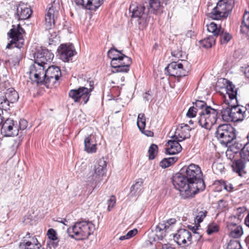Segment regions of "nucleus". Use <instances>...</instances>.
Masks as SVG:
<instances>
[{
    "label": "nucleus",
    "instance_id": "338daca9",
    "mask_svg": "<svg viewBox=\"0 0 249 249\" xmlns=\"http://www.w3.org/2000/svg\"><path fill=\"white\" fill-rule=\"evenodd\" d=\"M149 92V91H148L143 95V98L145 101H149L151 99L152 96L150 94Z\"/></svg>",
    "mask_w": 249,
    "mask_h": 249
},
{
    "label": "nucleus",
    "instance_id": "864d4df0",
    "mask_svg": "<svg viewBox=\"0 0 249 249\" xmlns=\"http://www.w3.org/2000/svg\"><path fill=\"white\" fill-rule=\"evenodd\" d=\"M17 124L18 131L19 130H23L27 128L28 126V122L25 119H20L18 122H17Z\"/></svg>",
    "mask_w": 249,
    "mask_h": 249
},
{
    "label": "nucleus",
    "instance_id": "58836bf2",
    "mask_svg": "<svg viewBox=\"0 0 249 249\" xmlns=\"http://www.w3.org/2000/svg\"><path fill=\"white\" fill-rule=\"evenodd\" d=\"M207 26L208 32L212 33L213 34L212 36H214L215 38L218 36L219 31H221L222 28L220 25L218 27L217 25L213 22L208 24Z\"/></svg>",
    "mask_w": 249,
    "mask_h": 249
},
{
    "label": "nucleus",
    "instance_id": "13d9d810",
    "mask_svg": "<svg viewBox=\"0 0 249 249\" xmlns=\"http://www.w3.org/2000/svg\"><path fill=\"white\" fill-rule=\"evenodd\" d=\"M20 144V142L19 139H17L14 141L13 144L11 147V149L12 150V154L15 155L17 152V150L18 149Z\"/></svg>",
    "mask_w": 249,
    "mask_h": 249
},
{
    "label": "nucleus",
    "instance_id": "8fccbe9b",
    "mask_svg": "<svg viewBox=\"0 0 249 249\" xmlns=\"http://www.w3.org/2000/svg\"><path fill=\"white\" fill-rule=\"evenodd\" d=\"M50 36H49V45L54 44L56 42V40H58L57 34L54 31H49Z\"/></svg>",
    "mask_w": 249,
    "mask_h": 249
},
{
    "label": "nucleus",
    "instance_id": "49530a36",
    "mask_svg": "<svg viewBox=\"0 0 249 249\" xmlns=\"http://www.w3.org/2000/svg\"><path fill=\"white\" fill-rule=\"evenodd\" d=\"M194 104L195 105V107L197 108V110L199 112H202L207 107H210L208 106L206 103L201 100H196Z\"/></svg>",
    "mask_w": 249,
    "mask_h": 249
},
{
    "label": "nucleus",
    "instance_id": "4468645a",
    "mask_svg": "<svg viewBox=\"0 0 249 249\" xmlns=\"http://www.w3.org/2000/svg\"><path fill=\"white\" fill-rule=\"evenodd\" d=\"M60 59L64 62H69L72 60L76 52L72 44H62L57 49Z\"/></svg>",
    "mask_w": 249,
    "mask_h": 249
},
{
    "label": "nucleus",
    "instance_id": "774afa93",
    "mask_svg": "<svg viewBox=\"0 0 249 249\" xmlns=\"http://www.w3.org/2000/svg\"><path fill=\"white\" fill-rule=\"evenodd\" d=\"M162 249H175L171 244H164L162 245Z\"/></svg>",
    "mask_w": 249,
    "mask_h": 249
},
{
    "label": "nucleus",
    "instance_id": "5701e85b",
    "mask_svg": "<svg viewBox=\"0 0 249 249\" xmlns=\"http://www.w3.org/2000/svg\"><path fill=\"white\" fill-rule=\"evenodd\" d=\"M75 3L90 11H96L103 3V0H75Z\"/></svg>",
    "mask_w": 249,
    "mask_h": 249
},
{
    "label": "nucleus",
    "instance_id": "f3484780",
    "mask_svg": "<svg viewBox=\"0 0 249 249\" xmlns=\"http://www.w3.org/2000/svg\"><path fill=\"white\" fill-rule=\"evenodd\" d=\"M58 10L53 4L48 6L47 13L45 15V28L46 30H52L55 25V18L58 15Z\"/></svg>",
    "mask_w": 249,
    "mask_h": 249
},
{
    "label": "nucleus",
    "instance_id": "39448f33",
    "mask_svg": "<svg viewBox=\"0 0 249 249\" xmlns=\"http://www.w3.org/2000/svg\"><path fill=\"white\" fill-rule=\"evenodd\" d=\"M107 165L103 158L97 160L94 166V171L89 172L87 175L86 181L88 185L93 187V189L99 186L103 177L106 175Z\"/></svg>",
    "mask_w": 249,
    "mask_h": 249
},
{
    "label": "nucleus",
    "instance_id": "f03ea898",
    "mask_svg": "<svg viewBox=\"0 0 249 249\" xmlns=\"http://www.w3.org/2000/svg\"><path fill=\"white\" fill-rule=\"evenodd\" d=\"M180 170V175L187 178L197 191L200 192L204 190L206 185L202 178V172L198 165L192 163L183 166Z\"/></svg>",
    "mask_w": 249,
    "mask_h": 249
},
{
    "label": "nucleus",
    "instance_id": "6ab92c4d",
    "mask_svg": "<svg viewBox=\"0 0 249 249\" xmlns=\"http://www.w3.org/2000/svg\"><path fill=\"white\" fill-rule=\"evenodd\" d=\"M32 14L30 6L23 2H20L17 8L15 17L18 20L29 18Z\"/></svg>",
    "mask_w": 249,
    "mask_h": 249
},
{
    "label": "nucleus",
    "instance_id": "2f4dec72",
    "mask_svg": "<svg viewBox=\"0 0 249 249\" xmlns=\"http://www.w3.org/2000/svg\"><path fill=\"white\" fill-rule=\"evenodd\" d=\"M18 98V94L14 88H11L7 89L4 98L7 99L11 103L17 102Z\"/></svg>",
    "mask_w": 249,
    "mask_h": 249
},
{
    "label": "nucleus",
    "instance_id": "c9c22d12",
    "mask_svg": "<svg viewBox=\"0 0 249 249\" xmlns=\"http://www.w3.org/2000/svg\"><path fill=\"white\" fill-rule=\"evenodd\" d=\"M143 181L142 179L137 181L130 188V195L132 196L140 195L142 190Z\"/></svg>",
    "mask_w": 249,
    "mask_h": 249
},
{
    "label": "nucleus",
    "instance_id": "0e129e2a",
    "mask_svg": "<svg viewBox=\"0 0 249 249\" xmlns=\"http://www.w3.org/2000/svg\"><path fill=\"white\" fill-rule=\"evenodd\" d=\"M227 206V202L225 200L222 199L218 201V206L220 208H225Z\"/></svg>",
    "mask_w": 249,
    "mask_h": 249
},
{
    "label": "nucleus",
    "instance_id": "4d7b16f0",
    "mask_svg": "<svg viewBox=\"0 0 249 249\" xmlns=\"http://www.w3.org/2000/svg\"><path fill=\"white\" fill-rule=\"evenodd\" d=\"M107 203L108 205L107 210L108 211H110L116 203L115 197L114 196H112L107 200Z\"/></svg>",
    "mask_w": 249,
    "mask_h": 249
},
{
    "label": "nucleus",
    "instance_id": "09e8293b",
    "mask_svg": "<svg viewBox=\"0 0 249 249\" xmlns=\"http://www.w3.org/2000/svg\"><path fill=\"white\" fill-rule=\"evenodd\" d=\"M246 208L244 207H239L237 209L236 214L234 216L238 221H241L243 218V213L246 212Z\"/></svg>",
    "mask_w": 249,
    "mask_h": 249
},
{
    "label": "nucleus",
    "instance_id": "7c9ffc66",
    "mask_svg": "<svg viewBox=\"0 0 249 249\" xmlns=\"http://www.w3.org/2000/svg\"><path fill=\"white\" fill-rule=\"evenodd\" d=\"M240 32L249 36V12L246 11L243 17V20L240 26Z\"/></svg>",
    "mask_w": 249,
    "mask_h": 249
},
{
    "label": "nucleus",
    "instance_id": "9b49d317",
    "mask_svg": "<svg viewBox=\"0 0 249 249\" xmlns=\"http://www.w3.org/2000/svg\"><path fill=\"white\" fill-rule=\"evenodd\" d=\"M13 28L10 29V32L8 33V36L12 40L8 43L6 46L7 49H11L13 45L18 48H21L24 43V38L23 34L25 33L24 30L21 27L20 24L17 25V28L15 25H13Z\"/></svg>",
    "mask_w": 249,
    "mask_h": 249
},
{
    "label": "nucleus",
    "instance_id": "dca6fc26",
    "mask_svg": "<svg viewBox=\"0 0 249 249\" xmlns=\"http://www.w3.org/2000/svg\"><path fill=\"white\" fill-rule=\"evenodd\" d=\"M53 57V53L47 49L42 48L37 50L34 54L35 61L43 66L48 62H51Z\"/></svg>",
    "mask_w": 249,
    "mask_h": 249
},
{
    "label": "nucleus",
    "instance_id": "a18cd8bd",
    "mask_svg": "<svg viewBox=\"0 0 249 249\" xmlns=\"http://www.w3.org/2000/svg\"><path fill=\"white\" fill-rule=\"evenodd\" d=\"M219 230V228L218 225L215 223L213 222L208 225L206 231L208 235H211L213 233L218 232Z\"/></svg>",
    "mask_w": 249,
    "mask_h": 249
},
{
    "label": "nucleus",
    "instance_id": "6e6d98bb",
    "mask_svg": "<svg viewBox=\"0 0 249 249\" xmlns=\"http://www.w3.org/2000/svg\"><path fill=\"white\" fill-rule=\"evenodd\" d=\"M207 214V212L205 211L204 212L200 211L198 213L197 215L196 216V219L198 223L202 222L204 218L206 217Z\"/></svg>",
    "mask_w": 249,
    "mask_h": 249
},
{
    "label": "nucleus",
    "instance_id": "680f3d73",
    "mask_svg": "<svg viewBox=\"0 0 249 249\" xmlns=\"http://www.w3.org/2000/svg\"><path fill=\"white\" fill-rule=\"evenodd\" d=\"M180 79L179 78L178 79H167L168 83L170 85V86L172 88H174L175 85L174 83L177 82V83H179L180 82Z\"/></svg>",
    "mask_w": 249,
    "mask_h": 249
},
{
    "label": "nucleus",
    "instance_id": "1a4fd4ad",
    "mask_svg": "<svg viewBox=\"0 0 249 249\" xmlns=\"http://www.w3.org/2000/svg\"><path fill=\"white\" fill-rule=\"evenodd\" d=\"M216 137L221 143L228 146L236 138L235 129L231 124H220L216 128Z\"/></svg>",
    "mask_w": 249,
    "mask_h": 249
},
{
    "label": "nucleus",
    "instance_id": "423d86ee",
    "mask_svg": "<svg viewBox=\"0 0 249 249\" xmlns=\"http://www.w3.org/2000/svg\"><path fill=\"white\" fill-rule=\"evenodd\" d=\"M244 107L238 105L228 104V106L223 107L220 110L222 120L227 122H238L242 121L246 117Z\"/></svg>",
    "mask_w": 249,
    "mask_h": 249
},
{
    "label": "nucleus",
    "instance_id": "aec40b11",
    "mask_svg": "<svg viewBox=\"0 0 249 249\" xmlns=\"http://www.w3.org/2000/svg\"><path fill=\"white\" fill-rule=\"evenodd\" d=\"M177 220L175 218H172L167 220L166 222L163 221L160 223L156 228V235L159 240H162L165 236V232L168 230L170 226L175 224Z\"/></svg>",
    "mask_w": 249,
    "mask_h": 249
},
{
    "label": "nucleus",
    "instance_id": "0eeeda50",
    "mask_svg": "<svg viewBox=\"0 0 249 249\" xmlns=\"http://www.w3.org/2000/svg\"><path fill=\"white\" fill-rule=\"evenodd\" d=\"M234 3V0H218L216 6L209 14V17L214 20L226 19L231 14Z\"/></svg>",
    "mask_w": 249,
    "mask_h": 249
},
{
    "label": "nucleus",
    "instance_id": "a19ab883",
    "mask_svg": "<svg viewBox=\"0 0 249 249\" xmlns=\"http://www.w3.org/2000/svg\"><path fill=\"white\" fill-rule=\"evenodd\" d=\"M145 121L146 119L144 114L143 113H140L138 116L137 124L142 133H143V130H144Z\"/></svg>",
    "mask_w": 249,
    "mask_h": 249
},
{
    "label": "nucleus",
    "instance_id": "603ef678",
    "mask_svg": "<svg viewBox=\"0 0 249 249\" xmlns=\"http://www.w3.org/2000/svg\"><path fill=\"white\" fill-rule=\"evenodd\" d=\"M197 112L198 113L197 108L195 106L191 107L186 113V116L189 118H194L196 116Z\"/></svg>",
    "mask_w": 249,
    "mask_h": 249
},
{
    "label": "nucleus",
    "instance_id": "6e6552de",
    "mask_svg": "<svg viewBox=\"0 0 249 249\" xmlns=\"http://www.w3.org/2000/svg\"><path fill=\"white\" fill-rule=\"evenodd\" d=\"M219 110L211 107H207L202 112H199L197 123L201 127L210 130L216 124L218 117Z\"/></svg>",
    "mask_w": 249,
    "mask_h": 249
},
{
    "label": "nucleus",
    "instance_id": "4be33fe9",
    "mask_svg": "<svg viewBox=\"0 0 249 249\" xmlns=\"http://www.w3.org/2000/svg\"><path fill=\"white\" fill-rule=\"evenodd\" d=\"M174 240L179 245H185L187 244V240L191 243L192 241L191 233L187 230L180 229L174 235Z\"/></svg>",
    "mask_w": 249,
    "mask_h": 249
},
{
    "label": "nucleus",
    "instance_id": "cd10ccee",
    "mask_svg": "<svg viewBox=\"0 0 249 249\" xmlns=\"http://www.w3.org/2000/svg\"><path fill=\"white\" fill-rule=\"evenodd\" d=\"M97 143L94 136L90 135L85 139L84 150L88 153H93L96 152Z\"/></svg>",
    "mask_w": 249,
    "mask_h": 249
},
{
    "label": "nucleus",
    "instance_id": "9d476101",
    "mask_svg": "<svg viewBox=\"0 0 249 249\" xmlns=\"http://www.w3.org/2000/svg\"><path fill=\"white\" fill-rule=\"evenodd\" d=\"M190 68V65L186 61H184L183 64L173 62L165 68V72L169 76L181 78L188 75Z\"/></svg>",
    "mask_w": 249,
    "mask_h": 249
},
{
    "label": "nucleus",
    "instance_id": "f257e3e1",
    "mask_svg": "<svg viewBox=\"0 0 249 249\" xmlns=\"http://www.w3.org/2000/svg\"><path fill=\"white\" fill-rule=\"evenodd\" d=\"M122 52L114 46H112L107 52V56L111 59L110 65L114 73L127 72L129 71L132 63L131 58L123 53Z\"/></svg>",
    "mask_w": 249,
    "mask_h": 249
},
{
    "label": "nucleus",
    "instance_id": "37998d69",
    "mask_svg": "<svg viewBox=\"0 0 249 249\" xmlns=\"http://www.w3.org/2000/svg\"><path fill=\"white\" fill-rule=\"evenodd\" d=\"M158 151V145L156 144L152 143L149 147L148 153V158L150 160H154Z\"/></svg>",
    "mask_w": 249,
    "mask_h": 249
},
{
    "label": "nucleus",
    "instance_id": "412c9836",
    "mask_svg": "<svg viewBox=\"0 0 249 249\" xmlns=\"http://www.w3.org/2000/svg\"><path fill=\"white\" fill-rule=\"evenodd\" d=\"M247 138L248 142L243 145L240 143H235L231 147V150L235 153H237L238 151H235L234 149L239 150L240 157L245 161H249V133Z\"/></svg>",
    "mask_w": 249,
    "mask_h": 249
},
{
    "label": "nucleus",
    "instance_id": "72a5a7b5",
    "mask_svg": "<svg viewBox=\"0 0 249 249\" xmlns=\"http://www.w3.org/2000/svg\"><path fill=\"white\" fill-rule=\"evenodd\" d=\"M47 236L49 239L52 241L51 245L54 248H56L58 246V243L60 241L57 236L56 231L52 229H49L47 231Z\"/></svg>",
    "mask_w": 249,
    "mask_h": 249
},
{
    "label": "nucleus",
    "instance_id": "c03bdc74",
    "mask_svg": "<svg viewBox=\"0 0 249 249\" xmlns=\"http://www.w3.org/2000/svg\"><path fill=\"white\" fill-rule=\"evenodd\" d=\"M227 249H242L240 242L236 239L231 240L228 243Z\"/></svg>",
    "mask_w": 249,
    "mask_h": 249
},
{
    "label": "nucleus",
    "instance_id": "ea45409f",
    "mask_svg": "<svg viewBox=\"0 0 249 249\" xmlns=\"http://www.w3.org/2000/svg\"><path fill=\"white\" fill-rule=\"evenodd\" d=\"M218 36H220V40L221 44H227L231 39V35L224 31V29L222 28L221 31H219Z\"/></svg>",
    "mask_w": 249,
    "mask_h": 249
},
{
    "label": "nucleus",
    "instance_id": "f8f14e48",
    "mask_svg": "<svg viewBox=\"0 0 249 249\" xmlns=\"http://www.w3.org/2000/svg\"><path fill=\"white\" fill-rule=\"evenodd\" d=\"M92 92V89H88L85 87H80L77 89H71L69 92V96L75 103H79L80 100L86 104L89 101Z\"/></svg>",
    "mask_w": 249,
    "mask_h": 249
},
{
    "label": "nucleus",
    "instance_id": "ddd939ff",
    "mask_svg": "<svg viewBox=\"0 0 249 249\" xmlns=\"http://www.w3.org/2000/svg\"><path fill=\"white\" fill-rule=\"evenodd\" d=\"M1 133L5 137H14L18 134L17 121L11 118H7L4 121L3 120Z\"/></svg>",
    "mask_w": 249,
    "mask_h": 249
},
{
    "label": "nucleus",
    "instance_id": "20e7f679",
    "mask_svg": "<svg viewBox=\"0 0 249 249\" xmlns=\"http://www.w3.org/2000/svg\"><path fill=\"white\" fill-rule=\"evenodd\" d=\"M95 225L90 221H82L76 222L67 229L69 235L76 240H84L92 234Z\"/></svg>",
    "mask_w": 249,
    "mask_h": 249
},
{
    "label": "nucleus",
    "instance_id": "bb28decb",
    "mask_svg": "<svg viewBox=\"0 0 249 249\" xmlns=\"http://www.w3.org/2000/svg\"><path fill=\"white\" fill-rule=\"evenodd\" d=\"M41 247L35 236L31 238L30 240L23 239V242H20L19 245L20 249H43Z\"/></svg>",
    "mask_w": 249,
    "mask_h": 249
},
{
    "label": "nucleus",
    "instance_id": "e2e57ef3",
    "mask_svg": "<svg viewBox=\"0 0 249 249\" xmlns=\"http://www.w3.org/2000/svg\"><path fill=\"white\" fill-rule=\"evenodd\" d=\"M138 232V230L137 229H134L132 230L129 231L126 234L127 235V236L130 239L133 236H134Z\"/></svg>",
    "mask_w": 249,
    "mask_h": 249
},
{
    "label": "nucleus",
    "instance_id": "7ed1b4c3",
    "mask_svg": "<svg viewBox=\"0 0 249 249\" xmlns=\"http://www.w3.org/2000/svg\"><path fill=\"white\" fill-rule=\"evenodd\" d=\"M172 182L175 188L179 191L181 197L184 199L192 198L199 193L187 178L180 175V170L173 177Z\"/></svg>",
    "mask_w": 249,
    "mask_h": 249
},
{
    "label": "nucleus",
    "instance_id": "f704fd0d",
    "mask_svg": "<svg viewBox=\"0 0 249 249\" xmlns=\"http://www.w3.org/2000/svg\"><path fill=\"white\" fill-rule=\"evenodd\" d=\"M9 102L7 99L4 98V96H2L0 98V125L4 119L3 117L2 116L3 114V110H6L9 109Z\"/></svg>",
    "mask_w": 249,
    "mask_h": 249
},
{
    "label": "nucleus",
    "instance_id": "e433bc0d",
    "mask_svg": "<svg viewBox=\"0 0 249 249\" xmlns=\"http://www.w3.org/2000/svg\"><path fill=\"white\" fill-rule=\"evenodd\" d=\"M216 38L214 36H209L204 39L199 41L200 45L204 48H211L215 44Z\"/></svg>",
    "mask_w": 249,
    "mask_h": 249
},
{
    "label": "nucleus",
    "instance_id": "5fc2aeb1",
    "mask_svg": "<svg viewBox=\"0 0 249 249\" xmlns=\"http://www.w3.org/2000/svg\"><path fill=\"white\" fill-rule=\"evenodd\" d=\"M227 79H218L216 83V88L219 89L225 88Z\"/></svg>",
    "mask_w": 249,
    "mask_h": 249
},
{
    "label": "nucleus",
    "instance_id": "393cba45",
    "mask_svg": "<svg viewBox=\"0 0 249 249\" xmlns=\"http://www.w3.org/2000/svg\"><path fill=\"white\" fill-rule=\"evenodd\" d=\"M172 140L167 142L168 146L165 148V154L167 155H175L181 151L182 148L179 144L180 141L175 138H172Z\"/></svg>",
    "mask_w": 249,
    "mask_h": 249
},
{
    "label": "nucleus",
    "instance_id": "b1692460",
    "mask_svg": "<svg viewBox=\"0 0 249 249\" xmlns=\"http://www.w3.org/2000/svg\"><path fill=\"white\" fill-rule=\"evenodd\" d=\"M243 159L234 160L231 164L232 171L241 177H245L247 174L246 171V162Z\"/></svg>",
    "mask_w": 249,
    "mask_h": 249
},
{
    "label": "nucleus",
    "instance_id": "a211bd4d",
    "mask_svg": "<svg viewBox=\"0 0 249 249\" xmlns=\"http://www.w3.org/2000/svg\"><path fill=\"white\" fill-rule=\"evenodd\" d=\"M192 128L187 124H181L176 129L175 134L172 138H175L178 141L182 142L185 139L190 138V132Z\"/></svg>",
    "mask_w": 249,
    "mask_h": 249
},
{
    "label": "nucleus",
    "instance_id": "c756f323",
    "mask_svg": "<svg viewBox=\"0 0 249 249\" xmlns=\"http://www.w3.org/2000/svg\"><path fill=\"white\" fill-rule=\"evenodd\" d=\"M225 89L227 90V93L228 94L229 98L231 100H235L236 103H237V91L235 89V86L232 83L227 80Z\"/></svg>",
    "mask_w": 249,
    "mask_h": 249
},
{
    "label": "nucleus",
    "instance_id": "2eb2a0df",
    "mask_svg": "<svg viewBox=\"0 0 249 249\" xmlns=\"http://www.w3.org/2000/svg\"><path fill=\"white\" fill-rule=\"evenodd\" d=\"M129 11L131 13L132 18H145L150 9L146 8L145 4H139L137 2H132L130 5Z\"/></svg>",
    "mask_w": 249,
    "mask_h": 249
},
{
    "label": "nucleus",
    "instance_id": "79ce46f5",
    "mask_svg": "<svg viewBox=\"0 0 249 249\" xmlns=\"http://www.w3.org/2000/svg\"><path fill=\"white\" fill-rule=\"evenodd\" d=\"M33 84H36V86L44 85L47 88H50V84L52 79H30Z\"/></svg>",
    "mask_w": 249,
    "mask_h": 249
},
{
    "label": "nucleus",
    "instance_id": "4c0bfd02",
    "mask_svg": "<svg viewBox=\"0 0 249 249\" xmlns=\"http://www.w3.org/2000/svg\"><path fill=\"white\" fill-rule=\"evenodd\" d=\"M145 4L146 8H148L151 13L160 10L161 6L160 0H149L148 3L145 2Z\"/></svg>",
    "mask_w": 249,
    "mask_h": 249
},
{
    "label": "nucleus",
    "instance_id": "3c124183",
    "mask_svg": "<svg viewBox=\"0 0 249 249\" xmlns=\"http://www.w3.org/2000/svg\"><path fill=\"white\" fill-rule=\"evenodd\" d=\"M185 53L182 51L179 48L173 49L171 52V54L173 56L177 57L178 58H182Z\"/></svg>",
    "mask_w": 249,
    "mask_h": 249
},
{
    "label": "nucleus",
    "instance_id": "de8ad7c7",
    "mask_svg": "<svg viewBox=\"0 0 249 249\" xmlns=\"http://www.w3.org/2000/svg\"><path fill=\"white\" fill-rule=\"evenodd\" d=\"M89 170V167L87 169V167L86 164L82 163L78 168L76 171L77 173L78 174V176L85 177V175L87 174V172Z\"/></svg>",
    "mask_w": 249,
    "mask_h": 249
},
{
    "label": "nucleus",
    "instance_id": "473e14b6",
    "mask_svg": "<svg viewBox=\"0 0 249 249\" xmlns=\"http://www.w3.org/2000/svg\"><path fill=\"white\" fill-rule=\"evenodd\" d=\"M233 226L229 232V236L234 238H238L243 234V230L241 226H237L235 223H231Z\"/></svg>",
    "mask_w": 249,
    "mask_h": 249
},
{
    "label": "nucleus",
    "instance_id": "69168bd1",
    "mask_svg": "<svg viewBox=\"0 0 249 249\" xmlns=\"http://www.w3.org/2000/svg\"><path fill=\"white\" fill-rule=\"evenodd\" d=\"M166 159H167L168 163L170 166L175 163L178 159V157H170Z\"/></svg>",
    "mask_w": 249,
    "mask_h": 249
},
{
    "label": "nucleus",
    "instance_id": "c85d7f7f",
    "mask_svg": "<svg viewBox=\"0 0 249 249\" xmlns=\"http://www.w3.org/2000/svg\"><path fill=\"white\" fill-rule=\"evenodd\" d=\"M60 69L56 66H51L45 71V74L42 78H60L62 76Z\"/></svg>",
    "mask_w": 249,
    "mask_h": 249
},
{
    "label": "nucleus",
    "instance_id": "a878e982",
    "mask_svg": "<svg viewBox=\"0 0 249 249\" xmlns=\"http://www.w3.org/2000/svg\"><path fill=\"white\" fill-rule=\"evenodd\" d=\"M44 69L45 66L35 61V63L30 66L27 73H29L30 78L32 76L34 78H41V75L44 74Z\"/></svg>",
    "mask_w": 249,
    "mask_h": 249
},
{
    "label": "nucleus",
    "instance_id": "bf43d9fd",
    "mask_svg": "<svg viewBox=\"0 0 249 249\" xmlns=\"http://www.w3.org/2000/svg\"><path fill=\"white\" fill-rule=\"evenodd\" d=\"M224 188L228 192H231L233 191V187L232 184L227 182H224Z\"/></svg>",
    "mask_w": 249,
    "mask_h": 249
},
{
    "label": "nucleus",
    "instance_id": "052dcab7",
    "mask_svg": "<svg viewBox=\"0 0 249 249\" xmlns=\"http://www.w3.org/2000/svg\"><path fill=\"white\" fill-rule=\"evenodd\" d=\"M160 165L162 168H166L170 166L169 163H168V161L166 158H164L160 161Z\"/></svg>",
    "mask_w": 249,
    "mask_h": 249
}]
</instances>
